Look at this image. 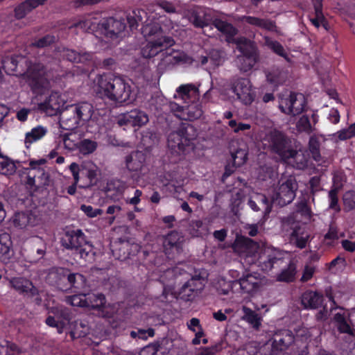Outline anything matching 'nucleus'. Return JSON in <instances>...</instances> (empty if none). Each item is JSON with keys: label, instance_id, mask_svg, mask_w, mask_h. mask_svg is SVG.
<instances>
[{"label": "nucleus", "instance_id": "nucleus-46", "mask_svg": "<svg viewBox=\"0 0 355 355\" xmlns=\"http://www.w3.org/2000/svg\"><path fill=\"white\" fill-rule=\"evenodd\" d=\"M309 150L314 160L318 162L321 159L320 141L318 136H311L309 141Z\"/></svg>", "mask_w": 355, "mask_h": 355}, {"label": "nucleus", "instance_id": "nucleus-25", "mask_svg": "<svg viewBox=\"0 0 355 355\" xmlns=\"http://www.w3.org/2000/svg\"><path fill=\"white\" fill-rule=\"evenodd\" d=\"M239 21L242 23L248 24L267 31L273 33L277 32V26L275 21L270 19L259 18L250 15H243L239 18Z\"/></svg>", "mask_w": 355, "mask_h": 355}, {"label": "nucleus", "instance_id": "nucleus-16", "mask_svg": "<svg viewBox=\"0 0 355 355\" xmlns=\"http://www.w3.org/2000/svg\"><path fill=\"white\" fill-rule=\"evenodd\" d=\"M126 24L124 19H116L113 17L103 18L98 24V28L106 37H116L125 30Z\"/></svg>", "mask_w": 355, "mask_h": 355}, {"label": "nucleus", "instance_id": "nucleus-8", "mask_svg": "<svg viewBox=\"0 0 355 355\" xmlns=\"http://www.w3.org/2000/svg\"><path fill=\"white\" fill-rule=\"evenodd\" d=\"M298 184L293 176H289L285 179L282 178L279 181V186L275 189L271 198L272 204L283 207L295 199Z\"/></svg>", "mask_w": 355, "mask_h": 355}, {"label": "nucleus", "instance_id": "nucleus-44", "mask_svg": "<svg viewBox=\"0 0 355 355\" xmlns=\"http://www.w3.org/2000/svg\"><path fill=\"white\" fill-rule=\"evenodd\" d=\"M265 42L266 46L272 50L275 54L284 58L286 60L288 61L289 58L287 52L285 51L284 46L278 41L272 40L270 38L266 37Z\"/></svg>", "mask_w": 355, "mask_h": 355}, {"label": "nucleus", "instance_id": "nucleus-20", "mask_svg": "<svg viewBox=\"0 0 355 355\" xmlns=\"http://www.w3.org/2000/svg\"><path fill=\"white\" fill-rule=\"evenodd\" d=\"M64 105V101L59 92H52L46 100L38 105L39 109L49 116H55Z\"/></svg>", "mask_w": 355, "mask_h": 355}, {"label": "nucleus", "instance_id": "nucleus-51", "mask_svg": "<svg viewBox=\"0 0 355 355\" xmlns=\"http://www.w3.org/2000/svg\"><path fill=\"white\" fill-rule=\"evenodd\" d=\"M339 188L333 186L329 191L328 197L329 200V208L336 211H340V207L338 204V193Z\"/></svg>", "mask_w": 355, "mask_h": 355}, {"label": "nucleus", "instance_id": "nucleus-32", "mask_svg": "<svg viewBox=\"0 0 355 355\" xmlns=\"http://www.w3.org/2000/svg\"><path fill=\"white\" fill-rule=\"evenodd\" d=\"M37 217L31 212L16 213L13 218L15 226L20 229L26 228L27 226L34 227L37 224Z\"/></svg>", "mask_w": 355, "mask_h": 355}, {"label": "nucleus", "instance_id": "nucleus-54", "mask_svg": "<svg viewBox=\"0 0 355 355\" xmlns=\"http://www.w3.org/2000/svg\"><path fill=\"white\" fill-rule=\"evenodd\" d=\"M130 335L132 338L146 340L148 338L155 336V330L153 328H148V329H138L137 331H131Z\"/></svg>", "mask_w": 355, "mask_h": 355}, {"label": "nucleus", "instance_id": "nucleus-63", "mask_svg": "<svg viewBox=\"0 0 355 355\" xmlns=\"http://www.w3.org/2000/svg\"><path fill=\"white\" fill-rule=\"evenodd\" d=\"M71 137H75L73 134H64L63 135V144L64 148L69 150H73L76 148H78V142H76Z\"/></svg>", "mask_w": 355, "mask_h": 355}, {"label": "nucleus", "instance_id": "nucleus-43", "mask_svg": "<svg viewBox=\"0 0 355 355\" xmlns=\"http://www.w3.org/2000/svg\"><path fill=\"white\" fill-rule=\"evenodd\" d=\"M66 282L67 286H69V288H81L85 285L86 278L80 273L71 272L69 269Z\"/></svg>", "mask_w": 355, "mask_h": 355}, {"label": "nucleus", "instance_id": "nucleus-6", "mask_svg": "<svg viewBox=\"0 0 355 355\" xmlns=\"http://www.w3.org/2000/svg\"><path fill=\"white\" fill-rule=\"evenodd\" d=\"M94 113L92 104L83 102L76 105H70L65 112L61 114L62 123H71L67 129H74L80 125L88 121Z\"/></svg>", "mask_w": 355, "mask_h": 355}, {"label": "nucleus", "instance_id": "nucleus-47", "mask_svg": "<svg viewBox=\"0 0 355 355\" xmlns=\"http://www.w3.org/2000/svg\"><path fill=\"white\" fill-rule=\"evenodd\" d=\"M16 171L15 163L8 157L0 155V173L3 175H12Z\"/></svg>", "mask_w": 355, "mask_h": 355}, {"label": "nucleus", "instance_id": "nucleus-61", "mask_svg": "<svg viewBox=\"0 0 355 355\" xmlns=\"http://www.w3.org/2000/svg\"><path fill=\"white\" fill-rule=\"evenodd\" d=\"M311 193L314 195L315 193L321 191V178L320 176L315 175L311 177L309 181Z\"/></svg>", "mask_w": 355, "mask_h": 355}, {"label": "nucleus", "instance_id": "nucleus-2", "mask_svg": "<svg viewBox=\"0 0 355 355\" xmlns=\"http://www.w3.org/2000/svg\"><path fill=\"white\" fill-rule=\"evenodd\" d=\"M263 139L267 142L269 150L277 155L282 160L286 162L293 159L298 168L306 166V159L293 148L291 139L283 132L272 130L266 134Z\"/></svg>", "mask_w": 355, "mask_h": 355}, {"label": "nucleus", "instance_id": "nucleus-60", "mask_svg": "<svg viewBox=\"0 0 355 355\" xmlns=\"http://www.w3.org/2000/svg\"><path fill=\"white\" fill-rule=\"evenodd\" d=\"M86 294H78L71 296L69 299L70 304L73 306H80L86 308Z\"/></svg>", "mask_w": 355, "mask_h": 355}, {"label": "nucleus", "instance_id": "nucleus-41", "mask_svg": "<svg viewBox=\"0 0 355 355\" xmlns=\"http://www.w3.org/2000/svg\"><path fill=\"white\" fill-rule=\"evenodd\" d=\"M47 133V129L42 125H37L31 129L30 132L26 133L25 144H31L42 138ZM28 147V146H26Z\"/></svg>", "mask_w": 355, "mask_h": 355}, {"label": "nucleus", "instance_id": "nucleus-45", "mask_svg": "<svg viewBox=\"0 0 355 355\" xmlns=\"http://www.w3.org/2000/svg\"><path fill=\"white\" fill-rule=\"evenodd\" d=\"M98 144L96 141L89 139H83L78 142V148L79 152L84 155H87L93 153L97 148Z\"/></svg>", "mask_w": 355, "mask_h": 355}, {"label": "nucleus", "instance_id": "nucleus-36", "mask_svg": "<svg viewBox=\"0 0 355 355\" xmlns=\"http://www.w3.org/2000/svg\"><path fill=\"white\" fill-rule=\"evenodd\" d=\"M184 112L182 120L194 121L199 119L202 115V106L196 101L186 103Z\"/></svg>", "mask_w": 355, "mask_h": 355}, {"label": "nucleus", "instance_id": "nucleus-26", "mask_svg": "<svg viewBox=\"0 0 355 355\" xmlns=\"http://www.w3.org/2000/svg\"><path fill=\"white\" fill-rule=\"evenodd\" d=\"M69 269L66 268L58 267L51 270L48 275V280L50 284L55 286L62 291H67L66 282Z\"/></svg>", "mask_w": 355, "mask_h": 355}, {"label": "nucleus", "instance_id": "nucleus-21", "mask_svg": "<svg viewBox=\"0 0 355 355\" xmlns=\"http://www.w3.org/2000/svg\"><path fill=\"white\" fill-rule=\"evenodd\" d=\"M248 205L254 211H261L265 219L268 217L272 207V201L262 193H257L252 196L248 200Z\"/></svg>", "mask_w": 355, "mask_h": 355}, {"label": "nucleus", "instance_id": "nucleus-42", "mask_svg": "<svg viewBox=\"0 0 355 355\" xmlns=\"http://www.w3.org/2000/svg\"><path fill=\"white\" fill-rule=\"evenodd\" d=\"M143 15H146L145 10L134 9L126 15V21L131 31L137 28L139 23L143 20Z\"/></svg>", "mask_w": 355, "mask_h": 355}, {"label": "nucleus", "instance_id": "nucleus-29", "mask_svg": "<svg viewBox=\"0 0 355 355\" xmlns=\"http://www.w3.org/2000/svg\"><path fill=\"white\" fill-rule=\"evenodd\" d=\"M60 55L63 59L73 63L85 64L92 61L93 54L89 52H78L75 50L63 48L60 51Z\"/></svg>", "mask_w": 355, "mask_h": 355}, {"label": "nucleus", "instance_id": "nucleus-19", "mask_svg": "<svg viewBox=\"0 0 355 355\" xmlns=\"http://www.w3.org/2000/svg\"><path fill=\"white\" fill-rule=\"evenodd\" d=\"M231 89L243 104L250 105L252 103L254 98L250 92V82L248 78H237L233 82Z\"/></svg>", "mask_w": 355, "mask_h": 355}, {"label": "nucleus", "instance_id": "nucleus-49", "mask_svg": "<svg viewBox=\"0 0 355 355\" xmlns=\"http://www.w3.org/2000/svg\"><path fill=\"white\" fill-rule=\"evenodd\" d=\"M19 59L24 60V58L19 55L11 56L10 58H6L3 60V67L6 70V73H15L18 72V63Z\"/></svg>", "mask_w": 355, "mask_h": 355}, {"label": "nucleus", "instance_id": "nucleus-53", "mask_svg": "<svg viewBox=\"0 0 355 355\" xmlns=\"http://www.w3.org/2000/svg\"><path fill=\"white\" fill-rule=\"evenodd\" d=\"M55 42V37L51 34H47L41 38L35 40L32 42V46L37 48L48 47Z\"/></svg>", "mask_w": 355, "mask_h": 355}, {"label": "nucleus", "instance_id": "nucleus-33", "mask_svg": "<svg viewBox=\"0 0 355 355\" xmlns=\"http://www.w3.org/2000/svg\"><path fill=\"white\" fill-rule=\"evenodd\" d=\"M304 229L299 223H293L291 238L295 241L296 247L300 249L306 248L309 239V234L305 233Z\"/></svg>", "mask_w": 355, "mask_h": 355}, {"label": "nucleus", "instance_id": "nucleus-57", "mask_svg": "<svg viewBox=\"0 0 355 355\" xmlns=\"http://www.w3.org/2000/svg\"><path fill=\"white\" fill-rule=\"evenodd\" d=\"M168 107L171 112H173L176 117L182 120L185 104L181 105L180 103L171 101L168 104Z\"/></svg>", "mask_w": 355, "mask_h": 355}, {"label": "nucleus", "instance_id": "nucleus-22", "mask_svg": "<svg viewBox=\"0 0 355 355\" xmlns=\"http://www.w3.org/2000/svg\"><path fill=\"white\" fill-rule=\"evenodd\" d=\"M86 308L96 310L98 314L103 318H110V313L106 309V298L103 293H89L86 294Z\"/></svg>", "mask_w": 355, "mask_h": 355}, {"label": "nucleus", "instance_id": "nucleus-3", "mask_svg": "<svg viewBox=\"0 0 355 355\" xmlns=\"http://www.w3.org/2000/svg\"><path fill=\"white\" fill-rule=\"evenodd\" d=\"M97 93L103 98L123 103L130 100V85L119 76H101L98 80Z\"/></svg>", "mask_w": 355, "mask_h": 355}, {"label": "nucleus", "instance_id": "nucleus-15", "mask_svg": "<svg viewBox=\"0 0 355 355\" xmlns=\"http://www.w3.org/2000/svg\"><path fill=\"white\" fill-rule=\"evenodd\" d=\"M10 284L12 288L19 293L24 295L25 297L33 298L34 302L37 305L41 304L42 298L39 295V291L31 280L25 277H12L10 280Z\"/></svg>", "mask_w": 355, "mask_h": 355}, {"label": "nucleus", "instance_id": "nucleus-59", "mask_svg": "<svg viewBox=\"0 0 355 355\" xmlns=\"http://www.w3.org/2000/svg\"><path fill=\"white\" fill-rule=\"evenodd\" d=\"M80 210L89 218H94L103 214V210L98 208H94L92 205H82Z\"/></svg>", "mask_w": 355, "mask_h": 355}, {"label": "nucleus", "instance_id": "nucleus-14", "mask_svg": "<svg viewBox=\"0 0 355 355\" xmlns=\"http://www.w3.org/2000/svg\"><path fill=\"white\" fill-rule=\"evenodd\" d=\"M204 282L200 275L192 276L179 289V297L185 302L193 301L203 290Z\"/></svg>", "mask_w": 355, "mask_h": 355}, {"label": "nucleus", "instance_id": "nucleus-37", "mask_svg": "<svg viewBox=\"0 0 355 355\" xmlns=\"http://www.w3.org/2000/svg\"><path fill=\"white\" fill-rule=\"evenodd\" d=\"M50 312L55 315L56 318L62 324L63 328L69 324L73 318V313L71 310L62 306L53 307Z\"/></svg>", "mask_w": 355, "mask_h": 355}, {"label": "nucleus", "instance_id": "nucleus-64", "mask_svg": "<svg viewBox=\"0 0 355 355\" xmlns=\"http://www.w3.org/2000/svg\"><path fill=\"white\" fill-rule=\"evenodd\" d=\"M46 324L51 327H55L57 329L58 332L61 334L63 331L64 328L62 327V324L56 318L55 315H49L45 320Z\"/></svg>", "mask_w": 355, "mask_h": 355}, {"label": "nucleus", "instance_id": "nucleus-24", "mask_svg": "<svg viewBox=\"0 0 355 355\" xmlns=\"http://www.w3.org/2000/svg\"><path fill=\"white\" fill-rule=\"evenodd\" d=\"M174 98L186 104L199 98V90L193 84L182 85L176 89Z\"/></svg>", "mask_w": 355, "mask_h": 355}, {"label": "nucleus", "instance_id": "nucleus-35", "mask_svg": "<svg viewBox=\"0 0 355 355\" xmlns=\"http://www.w3.org/2000/svg\"><path fill=\"white\" fill-rule=\"evenodd\" d=\"M212 24L218 31L226 35L228 41L231 40L233 42L234 37L238 33L236 28L232 24L219 18L214 19L212 21Z\"/></svg>", "mask_w": 355, "mask_h": 355}, {"label": "nucleus", "instance_id": "nucleus-12", "mask_svg": "<svg viewBox=\"0 0 355 355\" xmlns=\"http://www.w3.org/2000/svg\"><path fill=\"white\" fill-rule=\"evenodd\" d=\"M306 105V101L302 94L291 92L288 97L282 98L279 107L286 114L297 116L304 112Z\"/></svg>", "mask_w": 355, "mask_h": 355}, {"label": "nucleus", "instance_id": "nucleus-4", "mask_svg": "<svg viewBox=\"0 0 355 355\" xmlns=\"http://www.w3.org/2000/svg\"><path fill=\"white\" fill-rule=\"evenodd\" d=\"M197 137L195 128L189 123H182L176 131L169 134L167 143L172 154L186 155L195 147L194 140Z\"/></svg>", "mask_w": 355, "mask_h": 355}, {"label": "nucleus", "instance_id": "nucleus-50", "mask_svg": "<svg viewBox=\"0 0 355 355\" xmlns=\"http://www.w3.org/2000/svg\"><path fill=\"white\" fill-rule=\"evenodd\" d=\"M343 206L345 211H355V191H346L343 197Z\"/></svg>", "mask_w": 355, "mask_h": 355}, {"label": "nucleus", "instance_id": "nucleus-7", "mask_svg": "<svg viewBox=\"0 0 355 355\" xmlns=\"http://www.w3.org/2000/svg\"><path fill=\"white\" fill-rule=\"evenodd\" d=\"M66 249L73 250L80 259H87L92 250V245L85 240V235L80 230H68L61 240Z\"/></svg>", "mask_w": 355, "mask_h": 355}, {"label": "nucleus", "instance_id": "nucleus-13", "mask_svg": "<svg viewBox=\"0 0 355 355\" xmlns=\"http://www.w3.org/2000/svg\"><path fill=\"white\" fill-rule=\"evenodd\" d=\"M184 238L177 232L171 231L163 238L162 245L164 252L169 259H174L183 251Z\"/></svg>", "mask_w": 355, "mask_h": 355}, {"label": "nucleus", "instance_id": "nucleus-27", "mask_svg": "<svg viewBox=\"0 0 355 355\" xmlns=\"http://www.w3.org/2000/svg\"><path fill=\"white\" fill-rule=\"evenodd\" d=\"M324 296L322 293L308 290L301 297L302 305L306 309H316L322 306Z\"/></svg>", "mask_w": 355, "mask_h": 355}, {"label": "nucleus", "instance_id": "nucleus-38", "mask_svg": "<svg viewBox=\"0 0 355 355\" xmlns=\"http://www.w3.org/2000/svg\"><path fill=\"white\" fill-rule=\"evenodd\" d=\"M297 273L296 264L291 261L286 268H284L277 276V280L281 282H293Z\"/></svg>", "mask_w": 355, "mask_h": 355}, {"label": "nucleus", "instance_id": "nucleus-52", "mask_svg": "<svg viewBox=\"0 0 355 355\" xmlns=\"http://www.w3.org/2000/svg\"><path fill=\"white\" fill-rule=\"evenodd\" d=\"M233 164L236 167H240L244 164L248 159V152L245 149H237L232 154Z\"/></svg>", "mask_w": 355, "mask_h": 355}, {"label": "nucleus", "instance_id": "nucleus-11", "mask_svg": "<svg viewBox=\"0 0 355 355\" xmlns=\"http://www.w3.org/2000/svg\"><path fill=\"white\" fill-rule=\"evenodd\" d=\"M73 180L79 182L80 188H89L97 182V173L94 168H88L84 165H79L73 162L69 166Z\"/></svg>", "mask_w": 355, "mask_h": 355}, {"label": "nucleus", "instance_id": "nucleus-9", "mask_svg": "<svg viewBox=\"0 0 355 355\" xmlns=\"http://www.w3.org/2000/svg\"><path fill=\"white\" fill-rule=\"evenodd\" d=\"M46 73V69L42 63H35L28 67L27 81L33 94H43L49 87L50 83Z\"/></svg>", "mask_w": 355, "mask_h": 355}, {"label": "nucleus", "instance_id": "nucleus-10", "mask_svg": "<svg viewBox=\"0 0 355 355\" xmlns=\"http://www.w3.org/2000/svg\"><path fill=\"white\" fill-rule=\"evenodd\" d=\"M261 286V280L257 276L248 273L239 280L228 282L227 288L223 289L222 293L227 295L229 289L233 293L241 290L244 293L253 294L257 293Z\"/></svg>", "mask_w": 355, "mask_h": 355}, {"label": "nucleus", "instance_id": "nucleus-62", "mask_svg": "<svg viewBox=\"0 0 355 355\" xmlns=\"http://www.w3.org/2000/svg\"><path fill=\"white\" fill-rule=\"evenodd\" d=\"M315 272V266L309 264L305 265L300 282L302 283L307 282L313 277Z\"/></svg>", "mask_w": 355, "mask_h": 355}, {"label": "nucleus", "instance_id": "nucleus-56", "mask_svg": "<svg viewBox=\"0 0 355 355\" xmlns=\"http://www.w3.org/2000/svg\"><path fill=\"white\" fill-rule=\"evenodd\" d=\"M297 127L299 130L311 133L313 132V128L309 120V117L307 115H302L297 123Z\"/></svg>", "mask_w": 355, "mask_h": 355}, {"label": "nucleus", "instance_id": "nucleus-18", "mask_svg": "<svg viewBox=\"0 0 355 355\" xmlns=\"http://www.w3.org/2000/svg\"><path fill=\"white\" fill-rule=\"evenodd\" d=\"M295 336L288 329L281 330L274 335L272 343V352L275 355L286 351L293 343Z\"/></svg>", "mask_w": 355, "mask_h": 355}, {"label": "nucleus", "instance_id": "nucleus-40", "mask_svg": "<svg viewBox=\"0 0 355 355\" xmlns=\"http://www.w3.org/2000/svg\"><path fill=\"white\" fill-rule=\"evenodd\" d=\"M141 246L137 243H130L129 242H121L119 248V251L122 252L123 254H120L118 259L125 260L130 259L131 257H134L140 251Z\"/></svg>", "mask_w": 355, "mask_h": 355}, {"label": "nucleus", "instance_id": "nucleus-1", "mask_svg": "<svg viewBox=\"0 0 355 355\" xmlns=\"http://www.w3.org/2000/svg\"><path fill=\"white\" fill-rule=\"evenodd\" d=\"M141 34L147 40L146 44L141 49V55L145 58H153L175 44L172 37L165 35L161 24L157 21L144 24L141 27Z\"/></svg>", "mask_w": 355, "mask_h": 355}, {"label": "nucleus", "instance_id": "nucleus-17", "mask_svg": "<svg viewBox=\"0 0 355 355\" xmlns=\"http://www.w3.org/2000/svg\"><path fill=\"white\" fill-rule=\"evenodd\" d=\"M283 262L281 255L273 250H264L257 261L258 267L266 272L270 271L275 266H279Z\"/></svg>", "mask_w": 355, "mask_h": 355}, {"label": "nucleus", "instance_id": "nucleus-28", "mask_svg": "<svg viewBox=\"0 0 355 355\" xmlns=\"http://www.w3.org/2000/svg\"><path fill=\"white\" fill-rule=\"evenodd\" d=\"M13 256L14 250L10 234L7 232L0 234V261L8 263Z\"/></svg>", "mask_w": 355, "mask_h": 355}, {"label": "nucleus", "instance_id": "nucleus-55", "mask_svg": "<svg viewBox=\"0 0 355 355\" xmlns=\"http://www.w3.org/2000/svg\"><path fill=\"white\" fill-rule=\"evenodd\" d=\"M124 183L121 180H113L107 184V191H115L116 197L121 196L125 191Z\"/></svg>", "mask_w": 355, "mask_h": 355}, {"label": "nucleus", "instance_id": "nucleus-39", "mask_svg": "<svg viewBox=\"0 0 355 355\" xmlns=\"http://www.w3.org/2000/svg\"><path fill=\"white\" fill-rule=\"evenodd\" d=\"M286 78V72L279 68L272 69L266 73L267 81L274 87L283 85Z\"/></svg>", "mask_w": 355, "mask_h": 355}, {"label": "nucleus", "instance_id": "nucleus-5", "mask_svg": "<svg viewBox=\"0 0 355 355\" xmlns=\"http://www.w3.org/2000/svg\"><path fill=\"white\" fill-rule=\"evenodd\" d=\"M236 49L240 52L237 55L236 64L243 72L250 71L259 60V55L253 43L245 37H239L233 40Z\"/></svg>", "mask_w": 355, "mask_h": 355}, {"label": "nucleus", "instance_id": "nucleus-34", "mask_svg": "<svg viewBox=\"0 0 355 355\" xmlns=\"http://www.w3.org/2000/svg\"><path fill=\"white\" fill-rule=\"evenodd\" d=\"M242 311L243 313L242 320L248 323L254 329L259 330L263 320L261 315L245 306H243Z\"/></svg>", "mask_w": 355, "mask_h": 355}, {"label": "nucleus", "instance_id": "nucleus-58", "mask_svg": "<svg viewBox=\"0 0 355 355\" xmlns=\"http://www.w3.org/2000/svg\"><path fill=\"white\" fill-rule=\"evenodd\" d=\"M275 175V170L270 166L264 165L261 166L259 172V178L261 180L272 179Z\"/></svg>", "mask_w": 355, "mask_h": 355}, {"label": "nucleus", "instance_id": "nucleus-30", "mask_svg": "<svg viewBox=\"0 0 355 355\" xmlns=\"http://www.w3.org/2000/svg\"><path fill=\"white\" fill-rule=\"evenodd\" d=\"M146 162V155L136 150L128 155L125 159V167L129 171L138 172L141 170Z\"/></svg>", "mask_w": 355, "mask_h": 355}, {"label": "nucleus", "instance_id": "nucleus-31", "mask_svg": "<svg viewBox=\"0 0 355 355\" xmlns=\"http://www.w3.org/2000/svg\"><path fill=\"white\" fill-rule=\"evenodd\" d=\"M47 0H25L14 9L15 17L17 19H24L27 14L40 6H43Z\"/></svg>", "mask_w": 355, "mask_h": 355}, {"label": "nucleus", "instance_id": "nucleus-23", "mask_svg": "<svg viewBox=\"0 0 355 355\" xmlns=\"http://www.w3.org/2000/svg\"><path fill=\"white\" fill-rule=\"evenodd\" d=\"M148 120V116L145 112L134 109L123 114L119 120V124L120 125H130L141 127L147 123Z\"/></svg>", "mask_w": 355, "mask_h": 355}, {"label": "nucleus", "instance_id": "nucleus-48", "mask_svg": "<svg viewBox=\"0 0 355 355\" xmlns=\"http://www.w3.org/2000/svg\"><path fill=\"white\" fill-rule=\"evenodd\" d=\"M296 214H300L302 218L309 220L312 216V211L308 204V200L303 198L296 204Z\"/></svg>", "mask_w": 355, "mask_h": 355}]
</instances>
